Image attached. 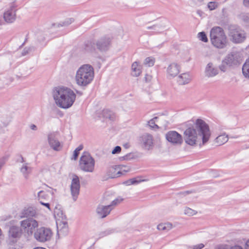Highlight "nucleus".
I'll list each match as a JSON object with an SVG mask.
<instances>
[{"instance_id": "obj_1", "label": "nucleus", "mask_w": 249, "mask_h": 249, "mask_svg": "<svg viewBox=\"0 0 249 249\" xmlns=\"http://www.w3.org/2000/svg\"><path fill=\"white\" fill-rule=\"evenodd\" d=\"M211 132L209 126L203 120L197 119L194 125L184 132L185 142L191 146L198 144L200 146L205 145L210 140Z\"/></svg>"}, {"instance_id": "obj_2", "label": "nucleus", "mask_w": 249, "mask_h": 249, "mask_svg": "<svg viewBox=\"0 0 249 249\" xmlns=\"http://www.w3.org/2000/svg\"><path fill=\"white\" fill-rule=\"evenodd\" d=\"M53 95L56 105L62 108H68L71 107L76 98L74 91L64 87L55 88L53 91Z\"/></svg>"}, {"instance_id": "obj_3", "label": "nucleus", "mask_w": 249, "mask_h": 249, "mask_svg": "<svg viewBox=\"0 0 249 249\" xmlns=\"http://www.w3.org/2000/svg\"><path fill=\"white\" fill-rule=\"evenodd\" d=\"M94 76V71L92 66L89 64H84L77 71L75 81L78 86L85 87L91 82Z\"/></svg>"}, {"instance_id": "obj_4", "label": "nucleus", "mask_w": 249, "mask_h": 249, "mask_svg": "<svg viewBox=\"0 0 249 249\" xmlns=\"http://www.w3.org/2000/svg\"><path fill=\"white\" fill-rule=\"evenodd\" d=\"M23 235V230L20 226L16 225L8 226L6 243L8 246V249H19L15 247L20 242Z\"/></svg>"}, {"instance_id": "obj_5", "label": "nucleus", "mask_w": 249, "mask_h": 249, "mask_svg": "<svg viewBox=\"0 0 249 249\" xmlns=\"http://www.w3.org/2000/svg\"><path fill=\"white\" fill-rule=\"evenodd\" d=\"M212 44L217 48L222 49L227 44V37L223 29L220 27H214L210 31Z\"/></svg>"}, {"instance_id": "obj_6", "label": "nucleus", "mask_w": 249, "mask_h": 249, "mask_svg": "<svg viewBox=\"0 0 249 249\" xmlns=\"http://www.w3.org/2000/svg\"><path fill=\"white\" fill-rule=\"evenodd\" d=\"M95 160L87 152H84L79 160V167L86 172H93L94 170Z\"/></svg>"}, {"instance_id": "obj_7", "label": "nucleus", "mask_w": 249, "mask_h": 249, "mask_svg": "<svg viewBox=\"0 0 249 249\" xmlns=\"http://www.w3.org/2000/svg\"><path fill=\"white\" fill-rule=\"evenodd\" d=\"M53 236V232L50 228L44 227L37 228L34 233L35 239L38 242L45 243L50 241Z\"/></svg>"}, {"instance_id": "obj_8", "label": "nucleus", "mask_w": 249, "mask_h": 249, "mask_svg": "<svg viewBox=\"0 0 249 249\" xmlns=\"http://www.w3.org/2000/svg\"><path fill=\"white\" fill-rule=\"evenodd\" d=\"M19 224L21 229L26 231L29 235L33 234L35 231V229L38 226V222L32 218L23 220L20 221Z\"/></svg>"}, {"instance_id": "obj_9", "label": "nucleus", "mask_w": 249, "mask_h": 249, "mask_svg": "<svg viewBox=\"0 0 249 249\" xmlns=\"http://www.w3.org/2000/svg\"><path fill=\"white\" fill-rule=\"evenodd\" d=\"M229 36L231 41L234 43L243 41L246 37L244 31L233 26L230 27Z\"/></svg>"}, {"instance_id": "obj_10", "label": "nucleus", "mask_w": 249, "mask_h": 249, "mask_svg": "<svg viewBox=\"0 0 249 249\" xmlns=\"http://www.w3.org/2000/svg\"><path fill=\"white\" fill-rule=\"evenodd\" d=\"M166 140L174 145H180L183 142L182 136L176 131H169L165 135Z\"/></svg>"}, {"instance_id": "obj_11", "label": "nucleus", "mask_w": 249, "mask_h": 249, "mask_svg": "<svg viewBox=\"0 0 249 249\" xmlns=\"http://www.w3.org/2000/svg\"><path fill=\"white\" fill-rule=\"evenodd\" d=\"M154 139L152 135L144 133L139 138V142L142 147L146 150L152 148L154 144Z\"/></svg>"}, {"instance_id": "obj_12", "label": "nucleus", "mask_w": 249, "mask_h": 249, "mask_svg": "<svg viewBox=\"0 0 249 249\" xmlns=\"http://www.w3.org/2000/svg\"><path fill=\"white\" fill-rule=\"evenodd\" d=\"M58 132H53L48 136V140L50 147L54 151H58L61 150L62 145L58 140Z\"/></svg>"}, {"instance_id": "obj_13", "label": "nucleus", "mask_w": 249, "mask_h": 249, "mask_svg": "<svg viewBox=\"0 0 249 249\" xmlns=\"http://www.w3.org/2000/svg\"><path fill=\"white\" fill-rule=\"evenodd\" d=\"M95 44L97 49L100 51L106 52L110 46L111 38L108 36H104L98 39Z\"/></svg>"}, {"instance_id": "obj_14", "label": "nucleus", "mask_w": 249, "mask_h": 249, "mask_svg": "<svg viewBox=\"0 0 249 249\" xmlns=\"http://www.w3.org/2000/svg\"><path fill=\"white\" fill-rule=\"evenodd\" d=\"M121 167V165H112L107 167L106 170V175L108 178H110L120 177L122 174Z\"/></svg>"}, {"instance_id": "obj_15", "label": "nucleus", "mask_w": 249, "mask_h": 249, "mask_svg": "<svg viewBox=\"0 0 249 249\" xmlns=\"http://www.w3.org/2000/svg\"><path fill=\"white\" fill-rule=\"evenodd\" d=\"M240 61V57L237 53H231L226 56L223 63L231 66L239 64Z\"/></svg>"}, {"instance_id": "obj_16", "label": "nucleus", "mask_w": 249, "mask_h": 249, "mask_svg": "<svg viewBox=\"0 0 249 249\" xmlns=\"http://www.w3.org/2000/svg\"><path fill=\"white\" fill-rule=\"evenodd\" d=\"M80 188L79 179L77 176H75L72 180L71 185V194L74 201L77 200L79 194Z\"/></svg>"}, {"instance_id": "obj_17", "label": "nucleus", "mask_w": 249, "mask_h": 249, "mask_svg": "<svg viewBox=\"0 0 249 249\" xmlns=\"http://www.w3.org/2000/svg\"><path fill=\"white\" fill-rule=\"evenodd\" d=\"M180 66L177 63L170 64L166 68V75L168 78L177 76L180 72Z\"/></svg>"}, {"instance_id": "obj_18", "label": "nucleus", "mask_w": 249, "mask_h": 249, "mask_svg": "<svg viewBox=\"0 0 249 249\" xmlns=\"http://www.w3.org/2000/svg\"><path fill=\"white\" fill-rule=\"evenodd\" d=\"M112 209L111 206L99 205L96 209V213L100 218H104L110 213Z\"/></svg>"}, {"instance_id": "obj_19", "label": "nucleus", "mask_w": 249, "mask_h": 249, "mask_svg": "<svg viewBox=\"0 0 249 249\" xmlns=\"http://www.w3.org/2000/svg\"><path fill=\"white\" fill-rule=\"evenodd\" d=\"M3 18L5 22L8 23H11L14 22L16 18L15 10L12 8L8 9L4 13Z\"/></svg>"}, {"instance_id": "obj_20", "label": "nucleus", "mask_w": 249, "mask_h": 249, "mask_svg": "<svg viewBox=\"0 0 249 249\" xmlns=\"http://www.w3.org/2000/svg\"><path fill=\"white\" fill-rule=\"evenodd\" d=\"M205 73L207 77H213L218 74V70L217 68L213 67L212 63H209L206 67Z\"/></svg>"}, {"instance_id": "obj_21", "label": "nucleus", "mask_w": 249, "mask_h": 249, "mask_svg": "<svg viewBox=\"0 0 249 249\" xmlns=\"http://www.w3.org/2000/svg\"><path fill=\"white\" fill-rule=\"evenodd\" d=\"M142 66L139 62L135 61L132 63L131 66L132 75L133 76L138 77L142 73Z\"/></svg>"}, {"instance_id": "obj_22", "label": "nucleus", "mask_w": 249, "mask_h": 249, "mask_svg": "<svg viewBox=\"0 0 249 249\" xmlns=\"http://www.w3.org/2000/svg\"><path fill=\"white\" fill-rule=\"evenodd\" d=\"M54 215L58 220H65L66 218V216L63 213L61 206L59 205H57L55 206L54 209Z\"/></svg>"}, {"instance_id": "obj_23", "label": "nucleus", "mask_w": 249, "mask_h": 249, "mask_svg": "<svg viewBox=\"0 0 249 249\" xmlns=\"http://www.w3.org/2000/svg\"><path fill=\"white\" fill-rule=\"evenodd\" d=\"M192 80L191 75L188 73L180 74L178 78V82L180 84L185 85L190 82Z\"/></svg>"}, {"instance_id": "obj_24", "label": "nucleus", "mask_w": 249, "mask_h": 249, "mask_svg": "<svg viewBox=\"0 0 249 249\" xmlns=\"http://www.w3.org/2000/svg\"><path fill=\"white\" fill-rule=\"evenodd\" d=\"M214 249H243V248L241 246L238 245L232 246L229 248L227 245H219L217 246ZM245 249H249V239L246 243Z\"/></svg>"}, {"instance_id": "obj_25", "label": "nucleus", "mask_w": 249, "mask_h": 249, "mask_svg": "<svg viewBox=\"0 0 249 249\" xmlns=\"http://www.w3.org/2000/svg\"><path fill=\"white\" fill-rule=\"evenodd\" d=\"M32 171V168L28 165V163L24 164L20 168V172L26 179H28L29 174L31 173Z\"/></svg>"}, {"instance_id": "obj_26", "label": "nucleus", "mask_w": 249, "mask_h": 249, "mask_svg": "<svg viewBox=\"0 0 249 249\" xmlns=\"http://www.w3.org/2000/svg\"><path fill=\"white\" fill-rule=\"evenodd\" d=\"M57 225V229L60 233H67L68 231V223L65 220H60Z\"/></svg>"}, {"instance_id": "obj_27", "label": "nucleus", "mask_w": 249, "mask_h": 249, "mask_svg": "<svg viewBox=\"0 0 249 249\" xmlns=\"http://www.w3.org/2000/svg\"><path fill=\"white\" fill-rule=\"evenodd\" d=\"M228 139V136L224 133L216 138L215 139V143H216L217 145H221L227 142Z\"/></svg>"}, {"instance_id": "obj_28", "label": "nucleus", "mask_w": 249, "mask_h": 249, "mask_svg": "<svg viewBox=\"0 0 249 249\" xmlns=\"http://www.w3.org/2000/svg\"><path fill=\"white\" fill-rule=\"evenodd\" d=\"M174 227L173 224L170 222L160 223L157 226V229L159 231H168Z\"/></svg>"}, {"instance_id": "obj_29", "label": "nucleus", "mask_w": 249, "mask_h": 249, "mask_svg": "<svg viewBox=\"0 0 249 249\" xmlns=\"http://www.w3.org/2000/svg\"><path fill=\"white\" fill-rule=\"evenodd\" d=\"M36 213V212L35 211V210H34L33 208H29L27 209H25L23 211V212H22V214L23 215L22 216V217H32V216H34V215H35Z\"/></svg>"}, {"instance_id": "obj_30", "label": "nucleus", "mask_w": 249, "mask_h": 249, "mask_svg": "<svg viewBox=\"0 0 249 249\" xmlns=\"http://www.w3.org/2000/svg\"><path fill=\"white\" fill-rule=\"evenodd\" d=\"M242 72L245 77L249 78V58L246 61L243 66Z\"/></svg>"}, {"instance_id": "obj_31", "label": "nucleus", "mask_w": 249, "mask_h": 249, "mask_svg": "<svg viewBox=\"0 0 249 249\" xmlns=\"http://www.w3.org/2000/svg\"><path fill=\"white\" fill-rule=\"evenodd\" d=\"M103 116L104 118H108L110 120H113L115 119L114 113L108 109L103 110Z\"/></svg>"}, {"instance_id": "obj_32", "label": "nucleus", "mask_w": 249, "mask_h": 249, "mask_svg": "<svg viewBox=\"0 0 249 249\" xmlns=\"http://www.w3.org/2000/svg\"><path fill=\"white\" fill-rule=\"evenodd\" d=\"M155 62V59L152 57H148L145 58L144 64L148 67L153 66Z\"/></svg>"}, {"instance_id": "obj_33", "label": "nucleus", "mask_w": 249, "mask_h": 249, "mask_svg": "<svg viewBox=\"0 0 249 249\" xmlns=\"http://www.w3.org/2000/svg\"><path fill=\"white\" fill-rule=\"evenodd\" d=\"M184 213L185 215L191 216L196 214L197 213V212L190 208L186 207L184 209Z\"/></svg>"}, {"instance_id": "obj_34", "label": "nucleus", "mask_w": 249, "mask_h": 249, "mask_svg": "<svg viewBox=\"0 0 249 249\" xmlns=\"http://www.w3.org/2000/svg\"><path fill=\"white\" fill-rule=\"evenodd\" d=\"M197 36L200 40L204 42H207L208 41L207 36L205 33L204 32L199 33L198 34Z\"/></svg>"}, {"instance_id": "obj_35", "label": "nucleus", "mask_w": 249, "mask_h": 249, "mask_svg": "<svg viewBox=\"0 0 249 249\" xmlns=\"http://www.w3.org/2000/svg\"><path fill=\"white\" fill-rule=\"evenodd\" d=\"M158 119V117H156L153 118V119H151L148 122V125L149 126L154 129H158L159 126L157 124H156V120Z\"/></svg>"}, {"instance_id": "obj_36", "label": "nucleus", "mask_w": 249, "mask_h": 249, "mask_svg": "<svg viewBox=\"0 0 249 249\" xmlns=\"http://www.w3.org/2000/svg\"><path fill=\"white\" fill-rule=\"evenodd\" d=\"M83 148V146L82 145H80L77 148H76L74 151L73 158L72 159H74V160H76L78 156L79 151L82 150Z\"/></svg>"}, {"instance_id": "obj_37", "label": "nucleus", "mask_w": 249, "mask_h": 249, "mask_svg": "<svg viewBox=\"0 0 249 249\" xmlns=\"http://www.w3.org/2000/svg\"><path fill=\"white\" fill-rule=\"evenodd\" d=\"M47 194L43 191H40L38 193V198L39 201L41 200H45L47 199Z\"/></svg>"}, {"instance_id": "obj_38", "label": "nucleus", "mask_w": 249, "mask_h": 249, "mask_svg": "<svg viewBox=\"0 0 249 249\" xmlns=\"http://www.w3.org/2000/svg\"><path fill=\"white\" fill-rule=\"evenodd\" d=\"M218 6V4L215 2H209L208 4V7L210 10L215 9Z\"/></svg>"}, {"instance_id": "obj_39", "label": "nucleus", "mask_w": 249, "mask_h": 249, "mask_svg": "<svg viewBox=\"0 0 249 249\" xmlns=\"http://www.w3.org/2000/svg\"><path fill=\"white\" fill-rule=\"evenodd\" d=\"M123 200V199H121L119 198H117L112 201L110 205H108V206H111V207L114 208V206H116L118 204L120 203Z\"/></svg>"}, {"instance_id": "obj_40", "label": "nucleus", "mask_w": 249, "mask_h": 249, "mask_svg": "<svg viewBox=\"0 0 249 249\" xmlns=\"http://www.w3.org/2000/svg\"><path fill=\"white\" fill-rule=\"evenodd\" d=\"M94 43H92L91 42H88L85 46V49L88 51H91L92 50H94L93 48V45Z\"/></svg>"}, {"instance_id": "obj_41", "label": "nucleus", "mask_w": 249, "mask_h": 249, "mask_svg": "<svg viewBox=\"0 0 249 249\" xmlns=\"http://www.w3.org/2000/svg\"><path fill=\"white\" fill-rule=\"evenodd\" d=\"M134 158V155L132 153H128L126 155L121 158V159L124 160H130Z\"/></svg>"}, {"instance_id": "obj_42", "label": "nucleus", "mask_w": 249, "mask_h": 249, "mask_svg": "<svg viewBox=\"0 0 249 249\" xmlns=\"http://www.w3.org/2000/svg\"><path fill=\"white\" fill-rule=\"evenodd\" d=\"M141 181V180H139L134 178L127 180L126 183L128 185H131L134 184H138L140 183Z\"/></svg>"}, {"instance_id": "obj_43", "label": "nucleus", "mask_w": 249, "mask_h": 249, "mask_svg": "<svg viewBox=\"0 0 249 249\" xmlns=\"http://www.w3.org/2000/svg\"><path fill=\"white\" fill-rule=\"evenodd\" d=\"M39 203L41 205H42L45 206L46 208H47L49 211H52L51 207H50V204L49 203L46 202L44 200H41L39 201Z\"/></svg>"}, {"instance_id": "obj_44", "label": "nucleus", "mask_w": 249, "mask_h": 249, "mask_svg": "<svg viewBox=\"0 0 249 249\" xmlns=\"http://www.w3.org/2000/svg\"><path fill=\"white\" fill-rule=\"evenodd\" d=\"M121 147L119 146H116L114 149L112 151V154H115L119 153L121 151Z\"/></svg>"}, {"instance_id": "obj_45", "label": "nucleus", "mask_w": 249, "mask_h": 249, "mask_svg": "<svg viewBox=\"0 0 249 249\" xmlns=\"http://www.w3.org/2000/svg\"><path fill=\"white\" fill-rule=\"evenodd\" d=\"M31 50H32L31 48H24L22 52V55L24 56V55L27 54L30 51H31Z\"/></svg>"}, {"instance_id": "obj_46", "label": "nucleus", "mask_w": 249, "mask_h": 249, "mask_svg": "<svg viewBox=\"0 0 249 249\" xmlns=\"http://www.w3.org/2000/svg\"><path fill=\"white\" fill-rule=\"evenodd\" d=\"M144 78H145V80L146 82H149L151 81V80L152 79V77L151 75L146 74L145 75Z\"/></svg>"}, {"instance_id": "obj_47", "label": "nucleus", "mask_w": 249, "mask_h": 249, "mask_svg": "<svg viewBox=\"0 0 249 249\" xmlns=\"http://www.w3.org/2000/svg\"><path fill=\"white\" fill-rule=\"evenodd\" d=\"M204 247L203 244H199L193 247V249H202Z\"/></svg>"}, {"instance_id": "obj_48", "label": "nucleus", "mask_w": 249, "mask_h": 249, "mask_svg": "<svg viewBox=\"0 0 249 249\" xmlns=\"http://www.w3.org/2000/svg\"><path fill=\"white\" fill-rule=\"evenodd\" d=\"M224 64L225 63L223 62L221 66H220V67H219V69L222 71H225L226 70V68L225 66L224 65Z\"/></svg>"}, {"instance_id": "obj_49", "label": "nucleus", "mask_w": 249, "mask_h": 249, "mask_svg": "<svg viewBox=\"0 0 249 249\" xmlns=\"http://www.w3.org/2000/svg\"><path fill=\"white\" fill-rule=\"evenodd\" d=\"M243 4L246 7H249V0H244Z\"/></svg>"}, {"instance_id": "obj_50", "label": "nucleus", "mask_w": 249, "mask_h": 249, "mask_svg": "<svg viewBox=\"0 0 249 249\" xmlns=\"http://www.w3.org/2000/svg\"><path fill=\"white\" fill-rule=\"evenodd\" d=\"M30 128L33 130H37V126L34 124H32L30 125Z\"/></svg>"}, {"instance_id": "obj_51", "label": "nucleus", "mask_w": 249, "mask_h": 249, "mask_svg": "<svg viewBox=\"0 0 249 249\" xmlns=\"http://www.w3.org/2000/svg\"><path fill=\"white\" fill-rule=\"evenodd\" d=\"M244 19L247 21H249V14H247L244 16Z\"/></svg>"}, {"instance_id": "obj_52", "label": "nucleus", "mask_w": 249, "mask_h": 249, "mask_svg": "<svg viewBox=\"0 0 249 249\" xmlns=\"http://www.w3.org/2000/svg\"><path fill=\"white\" fill-rule=\"evenodd\" d=\"M155 26L154 25L153 26H148L147 27V29H155Z\"/></svg>"}, {"instance_id": "obj_53", "label": "nucleus", "mask_w": 249, "mask_h": 249, "mask_svg": "<svg viewBox=\"0 0 249 249\" xmlns=\"http://www.w3.org/2000/svg\"><path fill=\"white\" fill-rule=\"evenodd\" d=\"M191 193H192V192L188 191H185V192H183L182 194L184 195H188Z\"/></svg>"}, {"instance_id": "obj_54", "label": "nucleus", "mask_w": 249, "mask_h": 249, "mask_svg": "<svg viewBox=\"0 0 249 249\" xmlns=\"http://www.w3.org/2000/svg\"><path fill=\"white\" fill-rule=\"evenodd\" d=\"M33 249H46L43 248V247H36Z\"/></svg>"}, {"instance_id": "obj_55", "label": "nucleus", "mask_w": 249, "mask_h": 249, "mask_svg": "<svg viewBox=\"0 0 249 249\" xmlns=\"http://www.w3.org/2000/svg\"><path fill=\"white\" fill-rule=\"evenodd\" d=\"M200 2H201L203 1V0H198Z\"/></svg>"}, {"instance_id": "obj_56", "label": "nucleus", "mask_w": 249, "mask_h": 249, "mask_svg": "<svg viewBox=\"0 0 249 249\" xmlns=\"http://www.w3.org/2000/svg\"><path fill=\"white\" fill-rule=\"evenodd\" d=\"M22 162H23V158L22 157Z\"/></svg>"}, {"instance_id": "obj_57", "label": "nucleus", "mask_w": 249, "mask_h": 249, "mask_svg": "<svg viewBox=\"0 0 249 249\" xmlns=\"http://www.w3.org/2000/svg\"><path fill=\"white\" fill-rule=\"evenodd\" d=\"M70 23H68L67 24H66V25H68Z\"/></svg>"}]
</instances>
